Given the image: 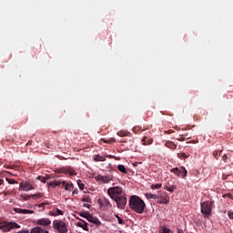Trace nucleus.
<instances>
[{
  "mask_svg": "<svg viewBox=\"0 0 233 233\" xmlns=\"http://www.w3.org/2000/svg\"><path fill=\"white\" fill-rule=\"evenodd\" d=\"M129 207L131 210L137 212V214H143V212H145V208H147V204H145V201L141 199V198L133 195L129 199Z\"/></svg>",
  "mask_w": 233,
  "mask_h": 233,
  "instance_id": "f257e3e1",
  "label": "nucleus"
},
{
  "mask_svg": "<svg viewBox=\"0 0 233 233\" xmlns=\"http://www.w3.org/2000/svg\"><path fill=\"white\" fill-rule=\"evenodd\" d=\"M214 208V202L208 200L200 203L201 214L206 218H210L212 216V209Z\"/></svg>",
  "mask_w": 233,
  "mask_h": 233,
  "instance_id": "f03ea898",
  "label": "nucleus"
},
{
  "mask_svg": "<svg viewBox=\"0 0 233 233\" xmlns=\"http://www.w3.org/2000/svg\"><path fill=\"white\" fill-rule=\"evenodd\" d=\"M107 194L111 199L115 200L117 198H121L123 196V188L120 187H109L107 189Z\"/></svg>",
  "mask_w": 233,
  "mask_h": 233,
  "instance_id": "7ed1b4c3",
  "label": "nucleus"
},
{
  "mask_svg": "<svg viewBox=\"0 0 233 233\" xmlns=\"http://www.w3.org/2000/svg\"><path fill=\"white\" fill-rule=\"evenodd\" d=\"M13 228H21V226L15 222H0V230L2 232H10Z\"/></svg>",
  "mask_w": 233,
  "mask_h": 233,
  "instance_id": "20e7f679",
  "label": "nucleus"
},
{
  "mask_svg": "<svg viewBox=\"0 0 233 233\" xmlns=\"http://www.w3.org/2000/svg\"><path fill=\"white\" fill-rule=\"evenodd\" d=\"M53 228L55 230H57L59 233H66L68 229L66 228V223L63 220H55L53 221Z\"/></svg>",
  "mask_w": 233,
  "mask_h": 233,
  "instance_id": "39448f33",
  "label": "nucleus"
},
{
  "mask_svg": "<svg viewBox=\"0 0 233 233\" xmlns=\"http://www.w3.org/2000/svg\"><path fill=\"white\" fill-rule=\"evenodd\" d=\"M170 172L175 174V176H177V177H182V179H185L186 176L188 174V171H187V168H185V167H173Z\"/></svg>",
  "mask_w": 233,
  "mask_h": 233,
  "instance_id": "423d86ee",
  "label": "nucleus"
},
{
  "mask_svg": "<svg viewBox=\"0 0 233 233\" xmlns=\"http://www.w3.org/2000/svg\"><path fill=\"white\" fill-rule=\"evenodd\" d=\"M157 197V203H159L160 205H168V203H170V197L168 196V193L160 192L158 193Z\"/></svg>",
  "mask_w": 233,
  "mask_h": 233,
  "instance_id": "0eeeda50",
  "label": "nucleus"
},
{
  "mask_svg": "<svg viewBox=\"0 0 233 233\" xmlns=\"http://www.w3.org/2000/svg\"><path fill=\"white\" fill-rule=\"evenodd\" d=\"M113 201L116 203L117 208H120L121 210H125V208L127 207V197L122 196L115 198Z\"/></svg>",
  "mask_w": 233,
  "mask_h": 233,
  "instance_id": "6e6552de",
  "label": "nucleus"
},
{
  "mask_svg": "<svg viewBox=\"0 0 233 233\" xmlns=\"http://www.w3.org/2000/svg\"><path fill=\"white\" fill-rule=\"evenodd\" d=\"M35 225H39L40 227H45V228H48L50 225H52V220L47 218H42L35 220Z\"/></svg>",
  "mask_w": 233,
  "mask_h": 233,
  "instance_id": "1a4fd4ad",
  "label": "nucleus"
},
{
  "mask_svg": "<svg viewBox=\"0 0 233 233\" xmlns=\"http://www.w3.org/2000/svg\"><path fill=\"white\" fill-rule=\"evenodd\" d=\"M34 185L29 181H22L19 185V190H23L24 192H28L29 190H34Z\"/></svg>",
  "mask_w": 233,
  "mask_h": 233,
  "instance_id": "9d476101",
  "label": "nucleus"
},
{
  "mask_svg": "<svg viewBox=\"0 0 233 233\" xmlns=\"http://www.w3.org/2000/svg\"><path fill=\"white\" fill-rule=\"evenodd\" d=\"M96 181H101L102 183H110V181L114 179V177H112V175H108V176L98 175L96 177Z\"/></svg>",
  "mask_w": 233,
  "mask_h": 233,
  "instance_id": "9b49d317",
  "label": "nucleus"
},
{
  "mask_svg": "<svg viewBox=\"0 0 233 233\" xmlns=\"http://www.w3.org/2000/svg\"><path fill=\"white\" fill-rule=\"evenodd\" d=\"M98 204L100 207H105L106 208H112V204L110 203V200L108 198L103 197L98 199Z\"/></svg>",
  "mask_w": 233,
  "mask_h": 233,
  "instance_id": "f8f14e48",
  "label": "nucleus"
},
{
  "mask_svg": "<svg viewBox=\"0 0 233 233\" xmlns=\"http://www.w3.org/2000/svg\"><path fill=\"white\" fill-rule=\"evenodd\" d=\"M14 212H15L16 214H34V210L23 209L19 208H15Z\"/></svg>",
  "mask_w": 233,
  "mask_h": 233,
  "instance_id": "ddd939ff",
  "label": "nucleus"
},
{
  "mask_svg": "<svg viewBox=\"0 0 233 233\" xmlns=\"http://www.w3.org/2000/svg\"><path fill=\"white\" fill-rule=\"evenodd\" d=\"M87 221H89V223H93V225H96L97 227L101 226V221L99 220V218L92 215H89Z\"/></svg>",
  "mask_w": 233,
  "mask_h": 233,
  "instance_id": "4468645a",
  "label": "nucleus"
},
{
  "mask_svg": "<svg viewBox=\"0 0 233 233\" xmlns=\"http://www.w3.org/2000/svg\"><path fill=\"white\" fill-rule=\"evenodd\" d=\"M79 220L82 222H77L76 227H79L80 228H83V230H86V232H88V223L81 218H79Z\"/></svg>",
  "mask_w": 233,
  "mask_h": 233,
  "instance_id": "2eb2a0df",
  "label": "nucleus"
},
{
  "mask_svg": "<svg viewBox=\"0 0 233 233\" xmlns=\"http://www.w3.org/2000/svg\"><path fill=\"white\" fill-rule=\"evenodd\" d=\"M30 233H50L48 230L43 229L41 227H35Z\"/></svg>",
  "mask_w": 233,
  "mask_h": 233,
  "instance_id": "dca6fc26",
  "label": "nucleus"
},
{
  "mask_svg": "<svg viewBox=\"0 0 233 233\" xmlns=\"http://www.w3.org/2000/svg\"><path fill=\"white\" fill-rule=\"evenodd\" d=\"M165 147H167V148H170L171 150H176L177 148V145H176L172 141H167L165 143Z\"/></svg>",
  "mask_w": 233,
  "mask_h": 233,
  "instance_id": "f3484780",
  "label": "nucleus"
},
{
  "mask_svg": "<svg viewBox=\"0 0 233 233\" xmlns=\"http://www.w3.org/2000/svg\"><path fill=\"white\" fill-rule=\"evenodd\" d=\"M116 136H119V137H128L130 136V132L120 130L116 133Z\"/></svg>",
  "mask_w": 233,
  "mask_h": 233,
  "instance_id": "a211bd4d",
  "label": "nucleus"
},
{
  "mask_svg": "<svg viewBox=\"0 0 233 233\" xmlns=\"http://www.w3.org/2000/svg\"><path fill=\"white\" fill-rule=\"evenodd\" d=\"M62 185L65 187V190H72L74 188V184L66 183V181H63Z\"/></svg>",
  "mask_w": 233,
  "mask_h": 233,
  "instance_id": "6ab92c4d",
  "label": "nucleus"
},
{
  "mask_svg": "<svg viewBox=\"0 0 233 233\" xmlns=\"http://www.w3.org/2000/svg\"><path fill=\"white\" fill-rule=\"evenodd\" d=\"M145 196H146L147 199H159V197L156 194L146 193Z\"/></svg>",
  "mask_w": 233,
  "mask_h": 233,
  "instance_id": "aec40b11",
  "label": "nucleus"
},
{
  "mask_svg": "<svg viewBox=\"0 0 233 233\" xmlns=\"http://www.w3.org/2000/svg\"><path fill=\"white\" fill-rule=\"evenodd\" d=\"M48 185H49V187L56 188V187H59V185H63V182L55 180L53 182H49Z\"/></svg>",
  "mask_w": 233,
  "mask_h": 233,
  "instance_id": "412c9836",
  "label": "nucleus"
},
{
  "mask_svg": "<svg viewBox=\"0 0 233 233\" xmlns=\"http://www.w3.org/2000/svg\"><path fill=\"white\" fill-rule=\"evenodd\" d=\"M101 141L103 143H106L107 145H110V143H116V138H109V139L101 138Z\"/></svg>",
  "mask_w": 233,
  "mask_h": 233,
  "instance_id": "4be33fe9",
  "label": "nucleus"
},
{
  "mask_svg": "<svg viewBox=\"0 0 233 233\" xmlns=\"http://www.w3.org/2000/svg\"><path fill=\"white\" fill-rule=\"evenodd\" d=\"M94 161H106V158H105V157H101L100 155H96L94 157Z\"/></svg>",
  "mask_w": 233,
  "mask_h": 233,
  "instance_id": "5701e85b",
  "label": "nucleus"
},
{
  "mask_svg": "<svg viewBox=\"0 0 233 233\" xmlns=\"http://www.w3.org/2000/svg\"><path fill=\"white\" fill-rule=\"evenodd\" d=\"M117 169L119 170V172H122V174H127V167H125V166L118 165Z\"/></svg>",
  "mask_w": 233,
  "mask_h": 233,
  "instance_id": "b1692460",
  "label": "nucleus"
},
{
  "mask_svg": "<svg viewBox=\"0 0 233 233\" xmlns=\"http://www.w3.org/2000/svg\"><path fill=\"white\" fill-rule=\"evenodd\" d=\"M79 216L81 218H85V219H88L90 218V213L89 212H80Z\"/></svg>",
  "mask_w": 233,
  "mask_h": 233,
  "instance_id": "393cba45",
  "label": "nucleus"
},
{
  "mask_svg": "<svg viewBox=\"0 0 233 233\" xmlns=\"http://www.w3.org/2000/svg\"><path fill=\"white\" fill-rule=\"evenodd\" d=\"M221 152H222V150H215L214 152H213V156H214V157H215V159H219V156H221Z\"/></svg>",
  "mask_w": 233,
  "mask_h": 233,
  "instance_id": "a878e982",
  "label": "nucleus"
},
{
  "mask_svg": "<svg viewBox=\"0 0 233 233\" xmlns=\"http://www.w3.org/2000/svg\"><path fill=\"white\" fill-rule=\"evenodd\" d=\"M31 198L33 199H41V198H43V193H37V194L31 195Z\"/></svg>",
  "mask_w": 233,
  "mask_h": 233,
  "instance_id": "bb28decb",
  "label": "nucleus"
},
{
  "mask_svg": "<svg viewBox=\"0 0 233 233\" xmlns=\"http://www.w3.org/2000/svg\"><path fill=\"white\" fill-rule=\"evenodd\" d=\"M161 187H163L162 184H153V185H151L152 190H157V189L161 188Z\"/></svg>",
  "mask_w": 233,
  "mask_h": 233,
  "instance_id": "cd10ccee",
  "label": "nucleus"
},
{
  "mask_svg": "<svg viewBox=\"0 0 233 233\" xmlns=\"http://www.w3.org/2000/svg\"><path fill=\"white\" fill-rule=\"evenodd\" d=\"M165 190H167V192H174V190H176V186H171V187H168V186H166L165 187Z\"/></svg>",
  "mask_w": 233,
  "mask_h": 233,
  "instance_id": "c85d7f7f",
  "label": "nucleus"
},
{
  "mask_svg": "<svg viewBox=\"0 0 233 233\" xmlns=\"http://www.w3.org/2000/svg\"><path fill=\"white\" fill-rule=\"evenodd\" d=\"M177 157H178V159H187V157H188V156H187V154H185V153H177Z\"/></svg>",
  "mask_w": 233,
  "mask_h": 233,
  "instance_id": "c756f323",
  "label": "nucleus"
},
{
  "mask_svg": "<svg viewBox=\"0 0 233 233\" xmlns=\"http://www.w3.org/2000/svg\"><path fill=\"white\" fill-rule=\"evenodd\" d=\"M82 201H83L84 203H91V202H92V199L90 198V197L85 196V197H83Z\"/></svg>",
  "mask_w": 233,
  "mask_h": 233,
  "instance_id": "7c9ffc66",
  "label": "nucleus"
},
{
  "mask_svg": "<svg viewBox=\"0 0 233 233\" xmlns=\"http://www.w3.org/2000/svg\"><path fill=\"white\" fill-rule=\"evenodd\" d=\"M64 212L63 210L56 208V212L53 213V216H63Z\"/></svg>",
  "mask_w": 233,
  "mask_h": 233,
  "instance_id": "2f4dec72",
  "label": "nucleus"
},
{
  "mask_svg": "<svg viewBox=\"0 0 233 233\" xmlns=\"http://www.w3.org/2000/svg\"><path fill=\"white\" fill-rule=\"evenodd\" d=\"M31 198H32V195H25V196L22 195V199L24 201H28L30 200Z\"/></svg>",
  "mask_w": 233,
  "mask_h": 233,
  "instance_id": "473e14b6",
  "label": "nucleus"
},
{
  "mask_svg": "<svg viewBox=\"0 0 233 233\" xmlns=\"http://www.w3.org/2000/svg\"><path fill=\"white\" fill-rule=\"evenodd\" d=\"M77 185H78L80 190H85V184L81 183V180L77 181Z\"/></svg>",
  "mask_w": 233,
  "mask_h": 233,
  "instance_id": "72a5a7b5",
  "label": "nucleus"
},
{
  "mask_svg": "<svg viewBox=\"0 0 233 233\" xmlns=\"http://www.w3.org/2000/svg\"><path fill=\"white\" fill-rule=\"evenodd\" d=\"M116 218L117 219L118 225H123V218H121L119 215H116Z\"/></svg>",
  "mask_w": 233,
  "mask_h": 233,
  "instance_id": "f704fd0d",
  "label": "nucleus"
},
{
  "mask_svg": "<svg viewBox=\"0 0 233 233\" xmlns=\"http://www.w3.org/2000/svg\"><path fill=\"white\" fill-rule=\"evenodd\" d=\"M68 174H69V176H76L77 175V173L74 169H69Z\"/></svg>",
  "mask_w": 233,
  "mask_h": 233,
  "instance_id": "c9c22d12",
  "label": "nucleus"
},
{
  "mask_svg": "<svg viewBox=\"0 0 233 233\" xmlns=\"http://www.w3.org/2000/svg\"><path fill=\"white\" fill-rule=\"evenodd\" d=\"M46 205H49L48 201L46 202H43L42 204H39L38 207L41 208V207L43 208V210H45V207H46Z\"/></svg>",
  "mask_w": 233,
  "mask_h": 233,
  "instance_id": "e433bc0d",
  "label": "nucleus"
},
{
  "mask_svg": "<svg viewBox=\"0 0 233 233\" xmlns=\"http://www.w3.org/2000/svg\"><path fill=\"white\" fill-rule=\"evenodd\" d=\"M38 181H41L42 183H46V177H37Z\"/></svg>",
  "mask_w": 233,
  "mask_h": 233,
  "instance_id": "4c0bfd02",
  "label": "nucleus"
},
{
  "mask_svg": "<svg viewBox=\"0 0 233 233\" xmlns=\"http://www.w3.org/2000/svg\"><path fill=\"white\" fill-rule=\"evenodd\" d=\"M140 130H141V127H133V132H135V134H137Z\"/></svg>",
  "mask_w": 233,
  "mask_h": 233,
  "instance_id": "58836bf2",
  "label": "nucleus"
},
{
  "mask_svg": "<svg viewBox=\"0 0 233 233\" xmlns=\"http://www.w3.org/2000/svg\"><path fill=\"white\" fill-rule=\"evenodd\" d=\"M162 230H163V233H170V232H172V230H170V228H163Z\"/></svg>",
  "mask_w": 233,
  "mask_h": 233,
  "instance_id": "ea45409f",
  "label": "nucleus"
},
{
  "mask_svg": "<svg viewBox=\"0 0 233 233\" xmlns=\"http://www.w3.org/2000/svg\"><path fill=\"white\" fill-rule=\"evenodd\" d=\"M227 159H228V157L227 155H223L222 160L224 161V163H227Z\"/></svg>",
  "mask_w": 233,
  "mask_h": 233,
  "instance_id": "a19ab883",
  "label": "nucleus"
},
{
  "mask_svg": "<svg viewBox=\"0 0 233 233\" xmlns=\"http://www.w3.org/2000/svg\"><path fill=\"white\" fill-rule=\"evenodd\" d=\"M83 207H84L85 208H90V204H83Z\"/></svg>",
  "mask_w": 233,
  "mask_h": 233,
  "instance_id": "79ce46f5",
  "label": "nucleus"
},
{
  "mask_svg": "<svg viewBox=\"0 0 233 233\" xmlns=\"http://www.w3.org/2000/svg\"><path fill=\"white\" fill-rule=\"evenodd\" d=\"M228 218H229V219H233V212L228 213Z\"/></svg>",
  "mask_w": 233,
  "mask_h": 233,
  "instance_id": "37998d69",
  "label": "nucleus"
},
{
  "mask_svg": "<svg viewBox=\"0 0 233 233\" xmlns=\"http://www.w3.org/2000/svg\"><path fill=\"white\" fill-rule=\"evenodd\" d=\"M224 198H230V199H232V196L230 194L224 195Z\"/></svg>",
  "mask_w": 233,
  "mask_h": 233,
  "instance_id": "c03bdc74",
  "label": "nucleus"
},
{
  "mask_svg": "<svg viewBox=\"0 0 233 233\" xmlns=\"http://www.w3.org/2000/svg\"><path fill=\"white\" fill-rule=\"evenodd\" d=\"M177 141H186V138L185 137H180V138H177Z\"/></svg>",
  "mask_w": 233,
  "mask_h": 233,
  "instance_id": "a18cd8bd",
  "label": "nucleus"
},
{
  "mask_svg": "<svg viewBox=\"0 0 233 233\" xmlns=\"http://www.w3.org/2000/svg\"><path fill=\"white\" fill-rule=\"evenodd\" d=\"M78 190L77 189H75L74 191H73V196H75L76 194H78Z\"/></svg>",
  "mask_w": 233,
  "mask_h": 233,
  "instance_id": "49530a36",
  "label": "nucleus"
},
{
  "mask_svg": "<svg viewBox=\"0 0 233 233\" xmlns=\"http://www.w3.org/2000/svg\"><path fill=\"white\" fill-rule=\"evenodd\" d=\"M177 233H185V232L183 231V229L177 228Z\"/></svg>",
  "mask_w": 233,
  "mask_h": 233,
  "instance_id": "de8ad7c7",
  "label": "nucleus"
},
{
  "mask_svg": "<svg viewBox=\"0 0 233 233\" xmlns=\"http://www.w3.org/2000/svg\"><path fill=\"white\" fill-rule=\"evenodd\" d=\"M106 157H108L109 159H112V157H114V156H112V155H107Z\"/></svg>",
  "mask_w": 233,
  "mask_h": 233,
  "instance_id": "09e8293b",
  "label": "nucleus"
},
{
  "mask_svg": "<svg viewBox=\"0 0 233 233\" xmlns=\"http://www.w3.org/2000/svg\"><path fill=\"white\" fill-rule=\"evenodd\" d=\"M145 139H147V137H145L142 139L144 145H147V144L145 143Z\"/></svg>",
  "mask_w": 233,
  "mask_h": 233,
  "instance_id": "8fccbe9b",
  "label": "nucleus"
},
{
  "mask_svg": "<svg viewBox=\"0 0 233 233\" xmlns=\"http://www.w3.org/2000/svg\"><path fill=\"white\" fill-rule=\"evenodd\" d=\"M4 181L3 179H0V185H3Z\"/></svg>",
  "mask_w": 233,
  "mask_h": 233,
  "instance_id": "3c124183",
  "label": "nucleus"
},
{
  "mask_svg": "<svg viewBox=\"0 0 233 233\" xmlns=\"http://www.w3.org/2000/svg\"><path fill=\"white\" fill-rule=\"evenodd\" d=\"M182 136H186V137H188V135H187V134H186V135H182Z\"/></svg>",
  "mask_w": 233,
  "mask_h": 233,
  "instance_id": "603ef678",
  "label": "nucleus"
},
{
  "mask_svg": "<svg viewBox=\"0 0 233 233\" xmlns=\"http://www.w3.org/2000/svg\"><path fill=\"white\" fill-rule=\"evenodd\" d=\"M191 137H188L187 139H190Z\"/></svg>",
  "mask_w": 233,
  "mask_h": 233,
  "instance_id": "864d4df0",
  "label": "nucleus"
},
{
  "mask_svg": "<svg viewBox=\"0 0 233 233\" xmlns=\"http://www.w3.org/2000/svg\"><path fill=\"white\" fill-rule=\"evenodd\" d=\"M134 167H137V164H134Z\"/></svg>",
  "mask_w": 233,
  "mask_h": 233,
  "instance_id": "5fc2aeb1",
  "label": "nucleus"
}]
</instances>
